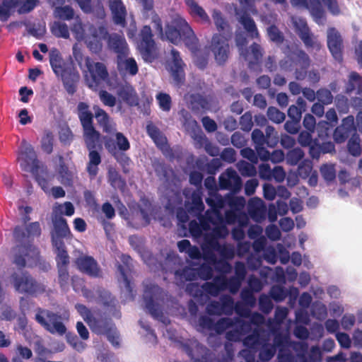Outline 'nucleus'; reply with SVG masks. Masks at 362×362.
<instances>
[{
    "mask_svg": "<svg viewBox=\"0 0 362 362\" xmlns=\"http://www.w3.org/2000/svg\"><path fill=\"white\" fill-rule=\"evenodd\" d=\"M85 64L89 75H86V85L93 90H97L108 80L109 74L106 66L102 62H94L89 57L85 58Z\"/></svg>",
    "mask_w": 362,
    "mask_h": 362,
    "instance_id": "nucleus-9",
    "label": "nucleus"
},
{
    "mask_svg": "<svg viewBox=\"0 0 362 362\" xmlns=\"http://www.w3.org/2000/svg\"><path fill=\"white\" fill-rule=\"evenodd\" d=\"M191 103L194 109H208L209 101L208 100L200 94H192L190 95Z\"/></svg>",
    "mask_w": 362,
    "mask_h": 362,
    "instance_id": "nucleus-61",
    "label": "nucleus"
},
{
    "mask_svg": "<svg viewBox=\"0 0 362 362\" xmlns=\"http://www.w3.org/2000/svg\"><path fill=\"white\" fill-rule=\"evenodd\" d=\"M16 160L21 169L24 172L32 173L40 185L47 183L45 179L38 176L40 161L37 158V153L34 147L25 140H23L18 147Z\"/></svg>",
    "mask_w": 362,
    "mask_h": 362,
    "instance_id": "nucleus-6",
    "label": "nucleus"
},
{
    "mask_svg": "<svg viewBox=\"0 0 362 362\" xmlns=\"http://www.w3.org/2000/svg\"><path fill=\"white\" fill-rule=\"evenodd\" d=\"M296 32L299 37L303 40L305 37L309 35L311 32L305 20L300 18L298 21L293 22Z\"/></svg>",
    "mask_w": 362,
    "mask_h": 362,
    "instance_id": "nucleus-55",
    "label": "nucleus"
},
{
    "mask_svg": "<svg viewBox=\"0 0 362 362\" xmlns=\"http://www.w3.org/2000/svg\"><path fill=\"white\" fill-rule=\"evenodd\" d=\"M109 35L107 29L104 25L96 27L91 25L86 37L87 47L93 52H98L103 48V41L107 40Z\"/></svg>",
    "mask_w": 362,
    "mask_h": 362,
    "instance_id": "nucleus-15",
    "label": "nucleus"
},
{
    "mask_svg": "<svg viewBox=\"0 0 362 362\" xmlns=\"http://www.w3.org/2000/svg\"><path fill=\"white\" fill-rule=\"evenodd\" d=\"M54 136L52 132L47 131L41 140V148L44 152L50 154L53 151Z\"/></svg>",
    "mask_w": 362,
    "mask_h": 362,
    "instance_id": "nucleus-62",
    "label": "nucleus"
},
{
    "mask_svg": "<svg viewBox=\"0 0 362 362\" xmlns=\"http://www.w3.org/2000/svg\"><path fill=\"white\" fill-rule=\"evenodd\" d=\"M354 90L358 94L362 93V76L356 71H351L346 83V93H351Z\"/></svg>",
    "mask_w": 362,
    "mask_h": 362,
    "instance_id": "nucleus-38",
    "label": "nucleus"
},
{
    "mask_svg": "<svg viewBox=\"0 0 362 362\" xmlns=\"http://www.w3.org/2000/svg\"><path fill=\"white\" fill-rule=\"evenodd\" d=\"M267 115L269 120L276 124L283 122L286 118V115L284 112L273 106L268 107Z\"/></svg>",
    "mask_w": 362,
    "mask_h": 362,
    "instance_id": "nucleus-60",
    "label": "nucleus"
},
{
    "mask_svg": "<svg viewBox=\"0 0 362 362\" xmlns=\"http://www.w3.org/2000/svg\"><path fill=\"white\" fill-rule=\"evenodd\" d=\"M220 303L221 304V308L223 313L226 315H230L234 310V300L228 294L222 295L220 298Z\"/></svg>",
    "mask_w": 362,
    "mask_h": 362,
    "instance_id": "nucleus-52",
    "label": "nucleus"
},
{
    "mask_svg": "<svg viewBox=\"0 0 362 362\" xmlns=\"http://www.w3.org/2000/svg\"><path fill=\"white\" fill-rule=\"evenodd\" d=\"M308 8H305L310 11L316 22L324 18L325 11L322 8L320 0H310Z\"/></svg>",
    "mask_w": 362,
    "mask_h": 362,
    "instance_id": "nucleus-46",
    "label": "nucleus"
},
{
    "mask_svg": "<svg viewBox=\"0 0 362 362\" xmlns=\"http://www.w3.org/2000/svg\"><path fill=\"white\" fill-rule=\"evenodd\" d=\"M182 349L193 362H211L210 351L197 341L183 344Z\"/></svg>",
    "mask_w": 362,
    "mask_h": 362,
    "instance_id": "nucleus-17",
    "label": "nucleus"
},
{
    "mask_svg": "<svg viewBox=\"0 0 362 362\" xmlns=\"http://www.w3.org/2000/svg\"><path fill=\"white\" fill-rule=\"evenodd\" d=\"M247 211L251 218L257 223H261L266 218L267 207L259 198L255 197L249 201Z\"/></svg>",
    "mask_w": 362,
    "mask_h": 362,
    "instance_id": "nucleus-23",
    "label": "nucleus"
},
{
    "mask_svg": "<svg viewBox=\"0 0 362 362\" xmlns=\"http://www.w3.org/2000/svg\"><path fill=\"white\" fill-rule=\"evenodd\" d=\"M52 245L56 253L57 267H68L69 256L63 240L52 238Z\"/></svg>",
    "mask_w": 362,
    "mask_h": 362,
    "instance_id": "nucleus-27",
    "label": "nucleus"
},
{
    "mask_svg": "<svg viewBox=\"0 0 362 362\" xmlns=\"http://www.w3.org/2000/svg\"><path fill=\"white\" fill-rule=\"evenodd\" d=\"M204 258L209 261L214 266L215 269L220 273V274L226 275L232 270L231 264L227 261L228 259H217L216 255L212 252H207L206 248H203Z\"/></svg>",
    "mask_w": 362,
    "mask_h": 362,
    "instance_id": "nucleus-29",
    "label": "nucleus"
},
{
    "mask_svg": "<svg viewBox=\"0 0 362 362\" xmlns=\"http://www.w3.org/2000/svg\"><path fill=\"white\" fill-rule=\"evenodd\" d=\"M107 43L108 48L117 54L118 57H124L127 54L128 46L123 36L117 33L109 34Z\"/></svg>",
    "mask_w": 362,
    "mask_h": 362,
    "instance_id": "nucleus-25",
    "label": "nucleus"
},
{
    "mask_svg": "<svg viewBox=\"0 0 362 362\" xmlns=\"http://www.w3.org/2000/svg\"><path fill=\"white\" fill-rule=\"evenodd\" d=\"M54 16L62 21H71L74 18L75 11L69 5L57 6L54 9Z\"/></svg>",
    "mask_w": 362,
    "mask_h": 362,
    "instance_id": "nucleus-45",
    "label": "nucleus"
},
{
    "mask_svg": "<svg viewBox=\"0 0 362 362\" xmlns=\"http://www.w3.org/2000/svg\"><path fill=\"white\" fill-rule=\"evenodd\" d=\"M115 139L116 141H115L111 137H103L105 147L111 155L115 156L117 150L127 151L130 148L128 139L122 132H117Z\"/></svg>",
    "mask_w": 362,
    "mask_h": 362,
    "instance_id": "nucleus-21",
    "label": "nucleus"
},
{
    "mask_svg": "<svg viewBox=\"0 0 362 362\" xmlns=\"http://www.w3.org/2000/svg\"><path fill=\"white\" fill-rule=\"evenodd\" d=\"M210 213L205 214L199 217V222L192 220L189 223V230L193 237L199 238L202 235L203 231H209L211 226H209Z\"/></svg>",
    "mask_w": 362,
    "mask_h": 362,
    "instance_id": "nucleus-31",
    "label": "nucleus"
},
{
    "mask_svg": "<svg viewBox=\"0 0 362 362\" xmlns=\"http://www.w3.org/2000/svg\"><path fill=\"white\" fill-rule=\"evenodd\" d=\"M117 95L126 103L133 105L137 104V95L135 90L130 86H123L117 90Z\"/></svg>",
    "mask_w": 362,
    "mask_h": 362,
    "instance_id": "nucleus-39",
    "label": "nucleus"
},
{
    "mask_svg": "<svg viewBox=\"0 0 362 362\" xmlns=\"http://www.w3.org/2000/svg\"><path fill=\"white\" fill-rule=\"evenodd\" d=\"M99 140L100 139H98L95 141L94 140L93 147L88 146L87 141H85L86 146L87 148L89 150V161L87 164L86 170L88 173L90 180L95 179V177L97 176L98 173V165L101 163V156L100 153L95 150L97 147V144Z\"/></svg>",
    "mask_w": 362,
    "mask_h": 362,
    "instance_id": "nucleus-22",
    "label": "nucleus"
},
{
    "mask_svg": "<svg viewBox=\"0 0 362 362\" xmlns=\"http://www.w3.org/2000/svg\"><path fill=\"white\" fill-rule=\"evenodd\" d=\"M146 132L148 135L153 139L156 145L163 143L164 137L163 136L160 129L152 122L147 124Z\"/></svg>",
    "mask_w": 362,
    "mask_h": 362,
    "instance_id": "nucleus-51",
    "label": "nucleus"
},
{
    "mask_svg": "<svg viewBox=\"0 0 362 362\" xmlns=\"http://www.w3.org/2000/svg\"><path fill=\"white\" fill-rule=\"evenodd\" d=\"M160 108L164 112H169L172 106V99L169 94L159 93L156 95Z\"/></svg>",
    "mask_w": 362,
    "mask_h": 362,
    "instance_id": "nucleus-63",
    "label": "nucleus"
},
{
    "mask_svg": "<svg viewBox=\"0 0 362 362\" xmlns=\"http://www.w3.org/2000/svg\"><path fill=\"white\" fill-rule=\"evenodd\" d=\"M77 115L83 128L84 141L93 147L94 140L100 139V134L93 126V115L89 110V105L84 102H79L77 105Z\"/></svg>",
    "mask_w": 362,
    "mask_h": 362,
    "instance_id": "nucleus-7",
    "label": "nucleus"
},
{
    "mask_svg": "<svg viewBox=\"0 0 362 362\" xmlns=\"http://www.w3.org/2000/svg\"><path fill=\"white\" fill-rule=\"evenodd\" d=\"M327 47L333 57L339 62L343 60V40L340 33L335 28L327 30Z\"/></svg>",
    "mask_w": 362,
    "mask_h": 362,
    "instance_id": "nucleus-19",
    "label": "nucleus"
},
{
    "mask_svg": "<svg viewBox=\"0 0 362 362\" xmlns=\"http://www.w3.org/2000/svg\"><path fill=\"white\" fill-rule=\"evenodd\" d=\"M267 34L270 40L276 44H281L284 41L283 33L275 25H272L267 28Z\"/></svg>",
    "mask_w": 362,
    "mask_h": 362,
    "instance_id": "nucleus-64",
    "label": "nucleus"
},
{
    "mask_svg": "<svg viewBox=\"0 0 362 362\" xmlns=\"http://www.w3.org/2000/svg\"><path fill=\"white\" fill-rule=\"evenodd\" d=\"M229 40L230 36L227 37L221 33H215L212 36L210 50L218 65H224L230 57Z\"/></svg>",
    "mask_w": 362,
    "mask_h": 362,
    "instance_id": "nucleus-11",
    "label": "nucleus"
},
{
    "mask_svg": "<svg viewBox=\"0 0 362 362\" xmlns=\"http://www.w3.org/2000/svg\"><path fill=\"white\" fill-rule=\"evenodd\" d=\"M75 264L81 272L90 277L97 278L101 276L102 272L100 266L97 261L91 256H79L76 259Z\"/></svg>",
    "mask_w": 362,
    "mask_h": 362,
    "instance_id": "nucleus-20",
    "label": "nucleus"
},
{
    "mask_svg": "<svg viewBox=\"0 0 362 362\" xmlns=\"http://www.w3.org/2000/svg\"><path fill=\"white\" fill-rule=\"evenodd\" d=\"M269 294L276 302H281L287 297L288 292L284 286L274 285L272 286Z\"/></svg>",
    "mask_w": 362,
    "mask_h": 362,
    "instance_id": "nucleus-56",
    "label": "nucleus"
},
{
    "mask_svg": "<svg viewBox=\"0 0 362 362\" xmlns=\"http://www.w3.org/2000/svg\"><path fill=\"white\" fill-rule=\"evenodd\" d=\"M95 117L98 125L103 129V132L107 134H112L116 131V124L109 115L98 105L93 106Z\"/></svg>",
    "mask_w": 362,
    "mask_h": 362,
    "instance_id": "nucleus-24",
    "label": "nucleus"
},
{
    "mask_svg": "<svg viewBox=\"0 0 362 362\" xmlns=\"http://www.w3.org/2000/svg\"><path fill=\"white\" fill-rule=\"evenodd\" d=\"M171 76L174 85L180 88L185 81V74L183 67H170Z\"/></svg>",
    "mask_w": 362,
    "mask_h": 362,
    "instance_id": "nucleus-54",
    "label": "nucleus"
},
{
    "mask_svg": "<svg viewBox=\"0 0 362 362\" xmlns=\"http://www.w3.org/2000/svg\"><path fill=\"white\" fill-rule=\"evenodd\" d=\"M206 202L211 207V209H208L205 214L216 212L218 216H222L220 209L223 208L225 201L220 195L211 196L206 199Z\"/></svg>",
    "mask_w": 362,
    "mask_h": 362,
    "instance_id": "nucleus-43",
    "label": "nucleus"
},
{
    "mask_svg": "<svg viewBox=\"0 0 362 362\" xmlns=\"http://www.w3.org/2000/svg\"><path fill=\"white\" fill-rule=\"evenodd\" d=\"M97 302L105 308L110 312L116 310L117 301L110 292L104 288H99L97 290Z\"/></svg>",
    "mask_w": 362,
    "mask_h": 362,
    "instance_id": "nucleus-34",
    "label": "nucleus"
},
{
    "mask_svg": "<svg viewBox=\"0 0 362 362\" xmlns=\"http://www.w3.org/2000/svg\"><path fill=\"white\" fill-rule=\"evenodd\" d=\"M161 291L162 289L158 285L155 284L146 285L144 291L143 298L146 308L156 319H158L163 316V312L159 305L156 303V300L158 299V296Z\"/></svg>",
    "mask_w": 362,
    "mask_h": 362,
    "instance_id": "nucleus-14",
    "label": "nucleus"
},
{
    "mask_svg": "<svg viewBox=\"0 0 362 362\" xmlns=\"http://www.w3.org/2000/svg\"><path fill=\"white\" fill-rule=\"evenodd\" d=\"M137 48L142 58L145 61H152L154 59L156 42L153 40V34L149 25H144L139 33L137 40Z\"/></svg>",
    "mask_w": 362,
    "mask_h": 362,
    "instance_id": "nucleus-13",
    "label": "nucleus"
},
{
    "mask_svg": "<svg viewBox=\"0 0 362 362\" xmlns=\"http://www.w3.org/2000/svg\"><path fill=\"white\" fill-rule=\"evenodd\" d=\"M51 31L57 37H62L64 39L69 37V28L64 23L54 22L51 27Z\"/></svg>",
    "mask_w": 362,
    "mask_h": 362,
    "instance_id": "nucleus-49",
    "label": "nucleus"
},
{
    "mask_svg": "<svg viewBox=\"0 0 362 362\" xmlns=\"http://www.w3.org/2000/svg\"><path fill=\"white\" fill-rule=\"evenodd\" d=\"M209 250V252H217L221 256L220 259H231L233 258L235 252L234 249L229 245L221 244L218 241L211 240L210 245L204 247Z\"/></svg>",
    "mask_w": 362,
    "mask_h": 362,
    "instance_id": "nucleus-32",
    "label": "nucleus"
},
{
    "mask_svg": "<svg viewBox=\"0 0 362 362\" xmlns=\"http://www.w3.org/2000/svg\"><path fill=\"white\" fill-rule=\"evenodd\" d=\"M9 282L20 294L37 297L46 292V286L27 271L13 272L9 276Z\"/></svg>",
    "mask_w": 362,
    "mask_h": 362,
    "instance_id": "nucleus-4",
    "label": "nucleus"
},
{
    "mask_svg": "<svg viewBox=\"0 0 362 362\" xmlns=\"http://www.w3.org/2000/svg\"><path fill=\"white\" fill-rule=\"evenodd\" d=\"M38 3V0H3L0 4V21H8L12 11L18 7L19 14L28 13L32 11Z\"/></svg>",
    "mask_w": 362,
    "mask_h": 362,
    "instance_id": "nucleus-10",
    "label": "nucleus"
},
{
    "mask_svg": "<svg viewBox=\"0 0 362 362\" xmlns=\"http://www.w3.org/2000/svg\"><path fill=\"white\" fill-rule=\"evenodd\" d=\"M109 7L115 24L124 25L127 11L122 0H109Z\"/></svg>",
    "mask_w": 362,
    "mask_h": 362,
    "instance_id": "nucleus-30",
    "label": "nucleus"
},
{
    "mask_svg": "<svg viewBox=\"0 0 362 362\" xmlns=\"http://www.w3.org/2000/svg\"><path fill=\"white\" fill-rule=\"evenodd\" d=\"M290 62L289 66H295V78L298 81H303L308 76L309 81L312 83H316L320 81V73L317 70H311L308 72V69L310 66L311 60L308 54L303 49H296L290 52L288 55Z\"/></svg>",
    "mask_w": 362,
    "mask_h": 362,
    "instance_id": "nucleus-5",
    "label": "nucleus"
},
{
    "mask_svg": "<svg viewBox=\"0 0 362 362\" xmlns=\"http://www.w3.org/2000/svg\"><path fill=\"white\" fill-rule=\"evenodd\" d=\"M189 8V13L194 18L200 20L204 23H209L210 18L205 10L195 0H185Z\"/></svg>",
    "mask_w": 362,
    "mask_h": 362,
    "instance_id": "nucleus-35",
    "label": "nucleus"
},
{
    "mask_svg": "<svg viewBox=\"0 0 362 362\" xmlns=\"http://www.w3.org/2000/svg\"><path fill=\"white\" fill-rule=\"evenodd\" d=\"M165 36L169 42L175 45L184 42L191 52H195L198 50V38L186 20L180 16H174L166 23Z\"/></svg>",
    "mask_w": 362,
    "mask_h": 362,
    "instance_id": "nucleus-2",
    "label": "nucleus"
},
{
    "mask_svg": "<svg viewBox=\"0 0 362 362\" xmlns=\"http://www.w3.org/2000/svg\"><path fill=\"white\" fill-rule=\"evenodd\" d=\"M296 105H291L288 109L289 119L300 121L303 112L305 111L306 103L300 97L296 100Z\"/></svg>",
    "mask_w": 362,
    "mask_h": 362,
    "instance_id": "nucleus-41",
    "label": "nucleus"
},
{
    "mask_svg": "<svg viewBox=\"0 0 362 362\" xmlns=\"http://www.w3.org/2000/svg\"><path fill=\"white\" fill-rule=\"evenodd\" d=\"M304 156V151L300 148H293L287 152L286 160L288 164L294 166L303 160Z\"/></svg>",
    "mask_w": 362,
    "mask_h": 362,
    "instance_id": "nucleus-47",
    "label": "nucleus"
},
{
    "mask_svg": "<svg viewBox=\"0 0 362 362\" xmlns=\"http://www.w3.org/2000/svg\"><path fill=\"white\" fill-rule=\"evenodd\" d=\"M54 233L52 235L53 238L62 240L71 235L66 220L62 216L54 214L52 218Z\"/></svg>",
    "mask_w": 362,
    "mask_h": 362,
    "instance_id": "nucleus-28",
    "label": "nucleus"
},
{
    "mask_svg": "<svg viewBox=\"0 0 362 362\" xmlns=\"http://www.w3.org/2000/svg\"><path fill=\"white\" fill-rule=\"evenodd\" d=\"M121 261L122 264H117V270L119 272L123 281L124 283L125 288L129 292H132V288L131 281L128 278L129 274L132 272V259L128 255H122L121 256Z\"/></svg>",
    "mask_w": 362,
    "mask_h": 362,
    "instance_id": "nucleus-26",
    "label": "nucleus"
},
{
    "mask_svg": "<svg viewBox=\"0 0 362 362\" xmlns=\"http://www.w3.org/2000/svg\"><path fill=\"white\" fill-rule=\"evenodd\" d=\"M238 21L251 38L254 39L259 37V33L255 22L250 14L246 11L243 12L240 16Z\"/></svg>",
    "mask_w": 362,
    "mask_h": 362,
    "instance_id": "nucleus-37",
    "label": "nucleus"
},
{
    "mask_svg": "<svg viewBox=\"0 0 362 362\" xmlns=\"http://www.w3.org/2000/svg\"><path fill=\"white\" fill-rule=\"evenodd\" d=\"M175 275L182 283L194 281L197 277V269L189 267L176 270Z\"/></svg>",
    "mask_w": 362,
    "mask_h": 362,
    "instance_id": "nucleus-44",
    "label": "nucleus"
},
{
    "mask_svg": "<svg viewBox=\"0 0 362 362\" xmlns=\"http://www.w3.org/2000/svg\"><path fill=\"white\" fill-rule=\"evenodd\" d=\"M88 325L98 334H106L114 327L110 319H96L94 317L88 322Z\"/></svg>",
    "mask_w": 362,
    "mask_h": 362,
    "instance_id": "nucleus-33",
    "label": "nucleus"
},
{
    "mask_svg": "<svg viewBox=\"0 0 362 362\" xmlns=\"http://www.w3.org/2000/svg\"><path fill=\"white\" fill-rule=\"evenodd\" d=\"M334 125L325 121L320 122L317 126L318 136L322 139H327L333 134Z\"/></svg>",
    "mask_w": 362,
    "mask_h": 362,
    "instance_id": "nucleus-53",
    "label": "nucleus"
},
{
    "mask_svg": "<svg viewBox=\"0 0 362 362\" xmlns=\"http://www.w3.org/2000/svg\"><path fill=\"white\" fill-rule=\"evenodd\" d=\"M357 134L353 115H349L341 120V124L333 132V137L337 143L344 142L349 137Z\"/></svg>",
    "mask_w": 362,
    "mask_h": 362,
    "instance_id": "nucleus-18",
    "label": "nucleus"
},
{
    "mask_svg": "<svg viewBox=\"0 0 362 362\" xmlns=\"http://www.w3.org/2000/svg\"><path fill=\"white\" fill-rule=\"evenodd\" d=\"M209 226H211V231L204 235L205 247L210 245L211 240L218 241V239L226 238L229 233L223 216H218L216 212L210 213Z\"/></svg>",
    "mask_w": 362,
    "mask_h": 362,
    "instance_id": "nucleus-12",
    "label": "nucleus"
},
{
    "mask_svg": "<svg viewBox=\"0 0 362 362\" xmlns=\"http://www.w3.org/2000/svg\"><path fill=\"white\" fill-rule=\"evenodd\" d=\"M49 61L54 74L61 78L66 92L74 95L80 78L78 72L64 62L60 51L56 47L49 50Z\"/></svg>",
    "mask_w": 362,
    "mask_h": 362,
    "instance_id": "nucleus-3",
    "label": "nucleus"
},
{
    "mask_svg": "<svg viewBox=\"0 0 362 362\" xmlns=\"http://www.w3.org/2000/svg\"><path fill=\"white\" fill-rule=\"evenodd\" d=\"M35 320L46 331L52 334L62 336L66 332V327L62 321L61 315L49 310L38 308Z\"/></svg>",
    "mask_w": 362,
    "mask_h": 362,
    "instance_id": "nucleus-8",
    "label": "nucleus"
},
{
    "mask_svg": "<svg viewBox=\"0 0 362 362\" xmlns=\"http://www.w3.org/2000/svg\"><path fill=\"white\" fill-rule=\"evenodd\" d=\"M151 218L148 214L143 209L132 216L129 223L136 229L146 227L150 224Z\"/></svg>",
    "mask_w": 362,
    "mask_h": 362,
    "instance_id": "nucleus-40",
    "label": "nucleus"
},
{
    "mask_svg": "<svg viewBox=\"0 0 362 362\" xmlns=\"http://www.w3.org/2000/svg\"><path fill=\"white\" fill-rule=\"evenodd\" d=\"M347 148L349 153L354 156H358L361 153V139L359 135L354 134L348 141Z\"/></svg>",
    "mask_w": 362,
    "mask_h": 362,
    "instance_id": "nucleus-50",
    "label": "nucleus"
},
{
    "mask_svg": "<svg viewBox=\"0 0 362 362\" xmlns=\"http://www.w3.org/2000/svg\"><path fill=\"white\" fill-rule=\"evenodd\" d=\"M218 185L221 189L238 193L242 188L243 182L237 172L234 169L229 168L220 175Z\"/></svg>",
    "mask_w": 362,
    "mask_h": 362,
    "instance_id": "nucleus-16",
    "label": "nucleus"
},
{
    "mask_svg": "<svg viewBox=\"0 0 362 362\" xmlns=\"http://www.w3.org/2000/svg\"><path fill=\"white\" fill-rule=\"evenodd\" d=\"M30 221L29 214H24L22 225L16 226L13 231L16 245L11 249L12 262L19 269L32 267L40 257V251L33 240L41 235L40 225L37 221L28 224Z\"/></svg>",
    "mask_w": 362,
    "mask_h": 362,
    "instance_id": "nucleus-1",
    "label": "nucleus"
},
{
    "mask_svg": "<svg viewBox=\"0 0 362 362\" xmlns=\"http://www.w3.org/2000/svg\"><path fill=\"white\" fill-rule=\"evenodd\" d=\"M212 17L219 33H223L222 34L225 35L230 26L223 17L221 12L218 10H214L212 13Z\"/></svg>",
    "mask_w": 362,
    "mask_h": 362,
    "instance_id": "nucleus-48",
    "label": "nucleus"
},
{
    "mask_svg": "<svg viewBox=\"0 0 362 362\" xmlns=\"http://www.w3.org/2000/svg\"><path fill=\"white\" fill-rule=\"evenodd\" d=\"M265 339L266 338L261 334L260 331L255 329L250 334L245 337L243 343L247 349L258 351Z\"/></svg>",
    "mask_w": 362,
    "mask_h": 362,
    "instance_id": "nucleus-36",
    "label": "nucleus"
},
{
    "mask_svg": "<svg viewBox=\"0 0 362 362\" xmlns=\"http://www.w3.org/2000/svg\"><path fill=\"white\" fill-rule=\"evenodd\" d=\"M276 348L275 345L268 343V341L266 339L258 351L259 359L263 362L269 361L274 357V356L276 354Z\"/></svg>",
    "mask_w": 362,
    "mask_h": 362,
    "instance_id": "nucleus-42",
    "label": "nucleus"
},
{
    "mask_svg": "<svg viewBox=\"0 0 362 362\" xmlns=\"http://www.w3.org/2000/svg\"><path fill=\"white\" fill-rule=\"evenodd\" d=\"M58 270V283L61 288L64 291L69 289L70 275L68 267H57Z\"/></svg>",
    "mask_w": 362,
    "mask_h": 362,
    "instance_id": "nucleus-57",
    "label": "nucleus"
},
{
    "mask_svg": "<svg viewBox=\"0 0 362 362\" xmlns=\"http://www.w3.org/2000/svg\"><path fill=\"white\" fill-rule=\"evenodd\" d=\"M54 214L62 215L64 214L67 216H71L74 214L75 209L73 204L70 202H65L64 204H59L54 208Z\"/></svg>",
    "mask_w": 362,
    "mask_h": 362,
    "instance_id": "nucleus-58",
    "label": "nucleus"
},
{
    "mask_svg": "<svg viewBox=\"0 0 362 362\" xmlns=\"http://www.w3.org/2000/svg\"><path fill=\"white\" fill-rule=\"evenodd\" d=\"M312 170V161L308 159H304L299 163L297 173L299 177L303 179H306L310 175Z\"/></svg>",
    "mask_w": 362,
    "mask_h": 362,
    "instance_id": "nucleus-59",
    "label": "nucleus"
}]
</instances>
